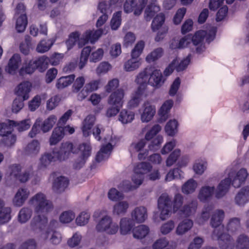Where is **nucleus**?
Wrapping results in <instances>:
<instances>
[{
	"instance_id": "f257e3e1",
	"label": "nucleus",
	"mask_w": 249,
	"mask_h": 249,
	"mask_svg": "<svg viewBox=\"0 0 249 249\" xmlns=\"http://www.w3.org/2000/svg\"><path fill=\"white\" fill-rule=\"evenodd\" d=\"M33 175L32 168L22 171V166L20 164H13L8 167L7 176L11 180L18 181L21 183L27 182Z\"/></svg>"
},
{
	"instance_id": "f03ea898",
	"label": "nucleus",
	"mask_w": 249,
	"mask_h": 249,
	"mask_svg": "<svg viewBox=\"0 0 249 249\" xmlns=\"http://www.w3.org/2000/svg\"><path fill=\"white\" fill-rule=\"evenodd\" d=\"M34 211L37 213H46L53 209L52 202L48 200L46 196L42 193H38L33 196L29 201Z\"/></svg>"
},
{
	"instance_id": "7ed1b4c3",
	"label": "nucleus",
	"mask_w": 249,
	"mask_h": 249,
	"mask_svg": "<svg viewBox=\"0 0 249 249\" xmlns=\"http://www.w3.org/2000/svg\"><path fill=\"white\" fill-rule=\"evenodd\" d=\"M216 32V28L214 27H211L209 32L204 30H199L196 32L193 36H191V41L193 44L196 46V50L197 53H201L205 50V46L203 44L204 37L206 40L210 42L213 40L215 37Z\"/></svg>"
},
{
	"instance_id": "20e7f679",
	"label": "nucleus",
	"mask_w": 249,
	"mask_h": 249,
	"mask_svg": "<svg viewBox=\"0 0 249 249\" xmlns=\"http://www.w3.org/2000/svg\"><path fill=\"white\" fill-rule=\"evenodd\" d=\"M211 237L213 240H217L221 249H233L234 240L228 233L225 232L224 229H215L213 230Z\"/></svg>"
},
{
	"instance_id": "39448f33",
	"label": "nucleus",
	"mask_w": 249,
	"mask_h": 249,
	"mask_svg": "<svg viewBox=\"0 0 249 249\" xmlns=\"http://www.w3.org/2000/svg\"><path fill=\"white\" fill-rule=\"evenodd\" d=\"M158 204L160 211V218L162 220L166 219L171 214V198L167 193H163L158 199Z\"/></svg>"
},
{
	"instance_id": "423d86ee",
	"label": "nucleus",
	"mask_w": 249,
	"mask_h": 249,
	"mask_svg": "<svg viewBox=\"0 0 249 249\" xmlns=\"http://www.w3.org/2000/svg\"><path fill=\"white\" fill-rule=\"evenodd\" d=\"M148 0H126L124 5V11L126 13L133 12L134 15L140 16L145 7Z\"/></svg>"
},
{
	"instance_id": "0eeeda50",
	"label": "nucleus",
	"mask_w": 249,
	"mask_h": 249,
	"mask_svg": "<svg viewBox=\"0 0 249 249\" xmlns=\"http://www.w3.org/2000/svg\"><path fill=\"white\" fill-rule=\"evenodd\" d=\"M73 146L69 142H63L59 148L53 150V154L55 155L57 160L64 161L67 160L73 153Z\"/></svg>"
},
{
	"instance_id": "6e6552de",
	"label": "nucleus",
	"mask_w": 249,
	"mask_h": 249,
	"mask_svg": "<svg viewBox=\"0 0 249 249\" xmlns=\"http://www.w3.org/2000/svg\"><path fill=\"white\" fill-rule=\"evenodd\" d=\"M248 176L247 170L245 168H241L237 172L233 171L228 174V178L231 180V183L234 188H239L245 182Z\"/></svg>"
},
{
	"instance_id": "1a4fd4ad",
	"label": "nucleus",
	"mask_w": 249,
	"mask_h": 249,
	"mask_svg": "<svg viewBox=\"0 0 249 249\" xmlns=\"http://www.w3.org/2000/svg\"><path fill=\"white\" fill-rule=\"evenodd\" d=\"M40 142L37 140H33L23 147V153L26 156L35 158L40 153Z\"/></svg>"
},
{
	"instance_id": "9d476101",
	"label": "nucleus",
	"mask_w": 249,
	"mask_h": 249,
	"mask_svg": "<svg viewBox=\"0 0 249 249\" xmlns=\"http://www.w3.org/2000/svg\"><path fill=\"white\" fill-rule=\"evenodd\" d=\"M79 150L82 152V155L73 164V167L76 169L82 168L86 162L87 158L90 155L91 147L88 143H83L79 146Z\"/></svg>"
},
{
	"instance_id": "9b49d317",
	"label": "nucleus",
	"mask_w": 249,
	"mask_h": 249,
	"mask_svg": "<svg viewBox=\"0 0 249 249\" xmlns=\"http://www.w3.org/2000/svg\"><path fill=\"white\" fill-rule=\"evenodd\" d=\"M125 92L123 89H119L112 92L109 96L107 103L111 106L122 107L124 103Z\"/></svg>"
},
{
	"instance_id": "f8f14e48",
	"label": "nucleus",
	"mask_w": 249,
	"mask_h": 249,
	"mask_svg": "<svg viewBox=\"0 0 249 249\" xmlns=\"http://www.w3.org/2000/svg\"><path fill=\"white\" fill-rule=\"evenodd\" d=\"M147 92L143 87H139L135 92L131 96V99L128 102L127 107L132 109L137 107L142 98L147 96Z\"/></svg>"
},
{
	"instance_id": "ddd939ff",
	"label": "nucleus",
	"mask_w": 249,
	"mask_h": 249,
	"mask_svg": "<svg viewBox=\"0 0 249 249\" xmlns=\"http://www.w3.org/2000/svg\"><path fill=\"white\" fill-rule=\"evenodd\" d=\"M249 202V185L245 186L239 190L234 197L235 204L243 207Z\"/></svg>"
},
{
	"instance_id": "4468645a",
	"label": "nucleus",
	"mask_w": 249,
	"mask_h": 249,
	"mask_svg": "<svg viewBox=\"0 0 249 249\" xmlns=\"http://www.w3.org/2000/svg\"><path fill=\"white\" fill-rule=\"evenodd\" d=\"M30 195V191L26 188H20L16 193L13 199V203L14 206L20 207L23 205Z\"/></svg>"
},
{
	"instance_id": "2eb2a0df",
	"label": "nucleus",
	"mask_w": 249,
	"mask_h": 249,
	"mask_svg": "<svg viewBox=\"0 0 249 249\" xmlns=\"http://www.w3.org/2000/svg\"><path fill=\"white\" fill-rule=\"evenodd\" d=\"M143 111L141 114V120L142 122L150 121L156 113V108L149 102H145L142 107Z\"/></svg>"
},
{
	"instance_id": "dca6fc26",
	"label": "nucleus",
	"mask_w": 249,
	"mask_h": 249,
	"mask_svg": "<svg viewBox=\"0 0 249 249\" xmlns=\"http://www.w3.org/2000/svg\"><path fill=\"white\" fill-rule=\"evenodd\" d=\"M132 220L138 223H143L147 218V209L143 206L135 208L131 212Z\"/></svg>"
},
{
	"instance_id": "f3484780",
	"label": "nucleus",
	"mask_w": 249,
	"mask_h": 249,
	"mask_svg": "<svg viewBox=\"0 0 249 249\" xmlns=\"http://www.w3.org/2000/svg\"><path fill=\"white\" fill-rule=\"evenodd\" d=\"M48 223V218L44 215H38L35 216L30 223L32 230L35 231H41Z\"/></svg>"
},
{
	"instance_id": "a211bd4d",
	"label": "nucleus",
	"mask_w": 249,
	"mask_h": 249,
	"mask_svg": "<svg viewBox=\"0 0 249 249\" xmlns=\"http://www.w3.org/2000/svg\"><path fill=\"white\" fill-rule=\"evenodd\" d=\"M21 63L20 55L18 54H14L10 59L5 71L11 74H15L18 69Z\"/></svg>"
},
{
	"instance_id": "6ab92c4d",
	"label": "nucleus",
	"mask_w": 249,
	"mask_h": 249,
	"mask_svg": "<svg viewBox=\"0 0 249 249\" xmlns=\"http://www.w3.org/2000/svg\"><path fill=\"white\" fill-rule=\"evenodd\" d=\"M231 184V180H229L228 178L222 180L218 184L215 191V197L221 198L225 196L228 192Z\"/></svg>"
},
{
	"instance_id": "aec40b11",
	"label": "nucleus",
	"mask_w": 249,
	"mask_h": 249,
	"mask_svg": "<svg viewBox=\"0 0 249 249\" xmlns=\"http://www.w3.org/2000/svg\"><path fill=\"white\" fill-rule=\"evenodd\" d=\"M225 216L224 212L222 210H217L212 214L210 224L215 229H224L223 225L220 226Z\"/></svg>"
},
{
	"instance_id": "412c9836",
	"label": "nucleus",
	"mask_w": 249,
	"mask_h": 249,
	"mask_svg": "<svg viewBox=\"0 0 249 249\" xmlns=\"http://www.w3.org/2000/svg\"><path fill=\"white\" fill-rule=\"evenodd\" d=\"M151 71H152V66L147 67L139 73L135 80V82L140 85L139 87L144 88L145 92H146V86L147 82H149V76L151 73Z\"/></svg>"
},
{
	"instance_id": "4be33fe9",
	"label": "nucleus",
	"mask_w": 249,
	"mask_h": 249,
	"mask_svg": "<svg viewBox=\"0 0 249 249\" xmlns=\"http://www.w3.org/2000/svg\"><path fill=\"white\" fill-rule=\"evenodd\" d=\"M164 82L162 73L160 70L155 69L152 67V71L150 74L149 83L151 86L155 87H160Z\"/></svg>"
},
{
	"instance_id": "5701e85b",
	"label": "nucleus",
	"mask_w": 249,
	"mask_h": 249,
	"mask_svg": "<svg viewBox=\"0 0 249 249\" xmlns=\"http://www.w3.org/2000/svg\"><path fill=\"white\" fill-rule=\"evenodd\" d=\"M57 160L53 151L52 152H45L41 155L39 159L38 168L40 169H45L48 167L52 162Z\"/></svg>"
},
{
	"instance_id": "b1692460",
	"label": "nucleus",
	"mask_w": 249,
	"mask_h": 249,
	"mask_svg": "<svg viewBox=\"0 0 249 249\" xmlns=\"http://www.w3.org/2000/svg\"><path fill=\"white\" fill-rule=\"evenodd\" d=\"M43 238L45 239H48L53 245L59 244L62 240L61 234L55 230H46L43 234Z\"/></svg>"
},
{
	"instance_id": "393cba45",
	"label": "nucleus",
	"mask_w": 249,
	"mask_h": 249,
	"mask_svg": "<svg viewBox=\"0 0 249 249\" xmlns=\"http://www.w3.org/2000/svg\"><path fill=\"white\" fill-rule=\"evenodd\" d=\"M160 10L156 0H151L144 12V18L149 21L155 14Z\"/></svg>"
},
{
	"instance_id": "a878e982",
	"label": "nucleus",
	"mask_w": 249,
	"mask_h": 249,
	"mask_svg": "<svg viewBox=\"0 0 249 249\" xmlns=\"http://www.w3.org/2000/svg\"><path fill=\"white\" fill-rule=\"evenodd\" d=\"M32 85L29 82H24L20 84L16 91L18 98H22L23 100H26L29 97V93L31 91Z\"/></svg>"
},
{
	"instance_id": "bb28decb",
	"label": "nucleus",
	"mask_w": 249,
	"mask_h": 249,
	"mask_svg": "<svg viewBox=\"0 0 249 249\" xmlns=\"http://www.w3.org/2000/svg\"><path fill=\"white\" fill-rule=\"evenodd\" d=\"M69 184V180L64 177H59L56 178L53 184V190L56 193L64 192Z\"/></svg>"
},
{
	"instance_id": "cd10ccee",
	"label": "nucleus",
	"mask_w": 249,
	"mask_h": 249,
	"mask_svg": "<svg viewBox=\"0 0 249 249\" xmlns=\"http://www.w3.org/2000/svg\"><path fill=\"white\" fill-rule=\"evenodd\" d=\"M193 221L190 219H185L180 221L176 229V233L178 235H182L189 231L193 227Z\"/></svg>"
},
{
	"instance_id": "c85d7f7f",
	"label": "nucleus",
	"mask_w": 249,
	"mask_h": 249,
	"mask_svg": "<svg viewBox=\"0 0 249 249\" xmlns=\"http://www.w3.org/2000/svg\"><path fill=\"white\" fill-rule=\"evenodd\" d=\"M142 64L141 59L131 55V58L124 62V69L126 71H133L138 69Z\"/></svg>"
},
{
	"instance_id": "c756f323",
	"label": "nucleus",
	"mask_w": 249,
	"mask_h": 249,
	"mask_svg": "<svg viewBox=\"0 0 249 249\" xmlns=\"http://www.w3.org/2000/svg\"><path fill=\"white\" fill-rule=\"evenodd\" d=\"M226 229L232 233L239 232L241 230L240 219L238 217L230 218L226 224Z\"/></svg>"
},
{
	"instance_id": "7c9ffc66",
	"label": "nucleus",
	"mask_w": 249,
	"mask_h": 249,
	"mask_svg": "<svg viewBox=\"0 0 249 249\" xmlns=\"http://www.w3.org/2000/svg\"><path fill=\"white\" fill-rule=\"evenodd\" d=\"M197 207V201L192 200L191 202L185 204L180 210L179 213L181 215L188 217L194 214Z\"/></svg>"
},
{
	"instance_id": "2f4dec72",
	"label": "nucleus",
	"mask_w": 249,
	"mask_h": 249,
	"mask_svg": "<svg viewBox=\"0 0 249 249\" xmlns=\"http://www.w3.org/2000/svg\"><path fill=\"white\" fill-rule=\"evenodd\" d=\"M215 188L214 186H204L201 188L199 190L198 198L200 201L205 202L211 198L214 192Z\"/></svg>"
},
{
	"instance_id": "473e14b6",
	"label": "nucleus",
	"mask_w": 249,
	"mask_h": 249,
	"mask_svg": "<svg viewBox=\"0 0 249 249\" xmlns=\"http://www.w3.org/2000/svg\"><path fill=\"white\" fill-rule=\"evenodd\" d=\"M64 129L63 127L58 126L55 127L52 131L49 139V143L51 145H54L58 143L64 136Z\"/></svg>"
},
{
	"instance_id": "72a5a7b5",
	"label": "nucleus",
	"mask_w": 249,
	"mask_h": 249,
	"mask_svg": "<svg viewBox=\"0 0 249 249\" xmlns=\"http://www.w3.org/2000/svg\"><path fill=\"white\" fill-rule=\"evenodd\" d=\"M112 149V146L110 143L103 145L96 155V161L101 162L108 159L111 154Z\"/></svg>"
},
{
	"instance_id": "f704fd0d",
	"label": "nucleus",
	"mask_w": 249,
	"mask_h": 249,
	"mask_svg": "<svg viewBox=\"0 0 249 249\" xmlns=\"http://www.w3.org/2000/svg\"><path fill=\"white\" fill-rule=\"evenodd\" d=\"M133 221L132 219L127 217H123L121 219L120 230L122 234L126 235L130 232L134 226Z\"/></svg>"
},
{
	"instance_id": "c9c22d12",
	"label": "nucleus",
	"mask_w": 249,
	"mask_h": 249,
	"mask_svg": "<svg viewBox=\"0 0 249 249\" xmlns=\"http://www.w3.org/2000/svg\"><path fill=\"white\" fill-rule=\"evenodd\" d=\"M75 79L74 74L62 76L56 80L55 87L58 89H62L70 86Z\"/></svg>"
},
{
	"instance_id": "e433bc0d",
	"label": "nucleus",
	"mask_w": 249,
	"mask_h": 249,
	"mask_svg": "<svg viewBox=\"0 0 249 249\" xmlns=\"http://www.w3.org/2000/svg\"><path fill=\"white\" fill-rule=\"evenodd\" d=\"M57 120V117L55 115H50L43 122L42 121L40 125V129L43 133H47L50 131L55 124Z\"/></svg>"
},
{
	"instance_id": "4c0bfd02",
	"label": "nucleus",
	"mask_w": 249,
	"mask_h": 249,
	"mask_svg": "<svg viewBox=\"0 0 249 249\" xmlns=\"http://www.w3.org/2000/svg\"><path fill=\"white\" fill-rule=\"evenodd\" d=\"M129 203L126 201H120L116 203L113 207L112 213L116 215L125 214L129 208Z\"/></svg>"
},
{
	"instance_id": "58836bf2",
	"label": "nucleus",
	"mask_w": 249,
	"mask_h": 249,
	"mask_svg": "<svg viewBox=\"0 0 249 249\" xmlns=\"http://www.w3.org/2000/svg\"><path fill=\"white\" fill-rule=\"evenodd\" d=\"M95 117L93 115H89L84 120L83 123L82 131L83 135L87 137L90 134V129L94 124Z\"/></svg>"
},
{
	"instance_id": "ea45409f",
	"label": "nucleus",
	"mask_w": 249,
	"mask_h": 249,
	"mask_svg": "<svg viewBox=\"0 0 249 249\" xmlns=\"http://www.w3.org/2000/svg\"><path fill=\"white\" fill-rule=\"evenodd\" d=\"M47 98V94L42 93L36 95L28 103L29 109L31 111H35L41 105V101Z\"/></svg>"
},
{
	"instance_id": "a19ab883",
	"label": "nucleus",
	"mask_w": 249,
	"mask_h": 249,
	"mask_svg": "<svg viewBox=\"0 0 249 249\" xmlns=\"http://www.w3.org/2000/svg\"><path fill=\"white\" fill-rule=\"evenodd\" d=\"M173 105V101L171 100H167L162 105L159 111V114L160 116V120L161 121H165L168 118V113Z\"/></svg>"
},
{
	"instance_id": "79ce46f5",
	"label": "nucleus",
	"mask_w": 249,
	"mask_h": 249,
	"mask_svg": "<svg viewBox=\"0 0 249 249\" xmlns=\"http://www.w3.org/2000/svg\"><path fill=\"white\" fill-rule=\"evenodd\" d=\"M149 232V228L145 225H141L133 230V237L137 239H142L146 237Z\"/></svg>"
},
{
	"instance_id": "37998d69",
	"label": "nucleus",
	"mask_w": 249,
	"mask_h": 249,
	"mask_svg": "<svg viewBox=\"0 0 249 249\" xmlns=\"http://www.w3.org/2000/svg\"><path fill=\"white\" fill-rule=\"evenodd\" d=\"M32 210L27 207H23L19 212L18 219L19 223L23 224L27 222L32 215Z\"/></svg>"
},
{
	"instance_id": "c03bdc74",
	"label": "nucleus",
	"mask_w": 249,
	"mask_h": 249,
	"mask_svg": "<svg viewBox=\"0 0 249 249\" xmlns=\"http://www.w3.org/2000/svg\"><path fill=\"white\" fill-rule=\"evenodd\" d=\"M11 123L13 125V127H16L17 130L20 132L29 129L32 124L30 119H26L20 121L12 120Z\"/></svg>"
},
{
	"instance_id": "a18cd8bd",
	"label": "nucleus",
	"mask_w": 249,
	"mask_h": 249,
	"mask_svg": "<svg viewBox=\"0 0 249 249\" xmlns=\"http://www.w3.org/2000/svg\"><path fill=\"white\" fill-rule=\"evenodd\" d=\"M35 66L40 72L44 71L49 66V57L43 55L34 60Z\"/></svg>"
},
{
	"instance_id": "49530a36",
	"label": "nucleus",
	"mask_w": 249,
	"mask_h": 249,
	"mask_svg": "<svg viewBox=\"0 0 249 249\" xmlns=\"http://www.w3.org/2000/svg\"><path fill=\"white\" fill-rule=\"evenodd\" d=\"M197 186V182L191 178L188 180L182 186V192L186 195L194 193Z\"/></svg>"
},
{
	"instance_id": "de8ad7c7",
	"label": "nucleus",
	"mask_w": 249,
	"mask_h": 249,
	"mask_svg": "<svg viewBox=\"0 0 249 249\" xmlns=\"http://www.w3.org/2000/svg\"><path fill=\"white\" fill-rule=\"evenodd\" d=\"M213 210V207L212 205H208L204 207L201 215L197 218V222L199 225H202L205 221H207L210 217V214L212 213Z\"/></svg>"
},
{
	"instance_id": "09e8293b",
	"label": "nucleus",
	"mask_w": 249,
	"mask_h": 249,
	"mask_svg": "<svg viewBox=\"0 0 249 249\" xmlns=\"http://www.w3.org/2000/svg\"><path fill=\"white\" fill-rule=\"evenodd\" d=\"M53 44V41L52 39H42L37 44L36 51L39 53H44L51 49Z\"/></svg>"
},
{
	"instance_id": "8fccbe9b",
	"label": "nucleus",
	"mask_w": 249,
	"mask_h": 249,
	"mask_svg": "<svg viewBox=\"0 0 249 249\" xmlns=\"http://www.w3.org/2000/svg\"><path fill=\"white\" fill-rule=\"evenodd\" d=\"M134 116L135 114L133 112L124 109L120 112L119 120L123 124H127L133 121L134 119Z\"/></svg>"
},
{
	"instance_id": "3c124183",
	"label": "nucleus",
	"mask_w": 249,
	"mask_h": 249,
	"mask_svg": "<svg viewBox=\"0 0 249 249\" xmlns=\"http://www.w3.org/2000/svg\"><path fill=\"white\" fill-rule=\"evenodd\" d=\"M178 122L174 119L171 120L165 125V132L168 135L173 136L178 132Z\"/></svg>"
},
{
	"instance_id": "603ef678",
	"label": "nucleus",
	"mask_w": 249,
	"mask_h": 249,
	"mask_svg": "<svg viewBox=\"0 0 249 249\" xmlns=\"http://www.w3.org/2000/svg\"><path fill=\"white\" fill-rule=\"evenodd\" d=\"M12 120H7L5 122L0 123V136L3 137L7 134H10L13 131Z\"/></svg>"
},
{
	"instance_id": "864d4df0",
	"label": "nucleus",
	"mask_w": 249,
	"mask_h": 249,
	"mask_svg": "<svg viewBox=\"0 0 249 249\" xmlns=\"http://www.w3.org/2000/svg\"><path fill=\"white\" fill-rule=\"evenodd\" d=\"M91 51V49L89 46H87L83 49L79 63V68L80 70L82 69L86 64Z\"/></svg>"
},
{
	"instance_id": "5fc2aeb1",
	"label": "nucleus",
	"mask_w": 249,
	"mask_h": 249,
	"mask_svg": "<svg viewBox=\"0 0 249 249\" xmlns=\"http://www.w3.org/2000/svg\"><path fill=\"white\" fill-rule=\"evenodd\" d=\"M164 15L162 13L157 15L154 18L151 24V28L153 31L155 32L159 30L164 23Z\"/></svg>"
},
{
	"instance_id": "6e6d98bb",
	"label": "nucleus",
	"mask_w": 249,
	"mask_h": 249,
	"mask_svg": "<svg viewBox=\"0 0 249 249\" xmlns=\"http://www.w3.org/2000/svg\"><path fill=\"white\" fill-rule=\"evenodd\" d=\"M16 28L19 33L23 32L27 24V18L26 14H22V16L17 17Z\"/></svg>"
},
{
	"instance_id": "4d7b16f0",
	"label": "nucleus",
	"mask_w": 249,
	"mask_h": 249,
	"mask_svg": "<svg viewBox=\"0 0 249 249\" xmlns=\"http://www.w3.org/2000/svg\"><path fill=\"white\" fill-rule=\"evenodd\" d=\"M111 218V217L107 215L102 217L96 226L95 229L96 231L104 232Z\"/></svg>"
},
{
	"instance_id": "13d9d810",
	"label": "nucleus",
	"mask_w": 249,
	"mask_h": 249,
	"mask_svg": "<svg viewBox=\"0 0 249 249\" xmlns=\"http://www.w3.org/2000/svg\"><path fill=\"white\" fill-rule=\"evenodd\" d=\"M236 243L237 249H249V237L245 234L238 236Z\"/></svg>"
},
{
	"instance_id": "bf43d9fd",
	"label": "nucleus",
	"mask_w": 249,
	"mask_h": 249,
	"mask_svg": "<svg viewBox=\"0 0 249 249\" xmlns=\"http://www.w3.org/2000/svg\"><path fill=\"white\" fill-rule=\"evenodd\" d=\"M107 196L109 200L112 201H117L123 199L124 195L116 188H112L108 191Z\"/></svg>"
},
{
	"instance_id": "052dcab7",
	"label": "nucleus",
	"mask_w": 249,
	"mask_h": 249,
	"mask_svg": "<svg viewBox=\"0 0 249 249\" xmlns=\"http://www.w3.org/2000/svg\"><path fill=\"white\" fill-rule=\"evenodd\" d=\"M152 169V166L149 163L142 162L138 163L134 168L135 173L143 175L149 172Z\"/></svg>"
},
{
	"instance_id": "680f3d73",
	"label": "nucleus",
	"mask_w": 249,
	"mask_h": 249,
	"mask_svg": "<svg viewBox=\"0 0 249 249\" xmlns=\"http://www.w3.org/2000/svg\"><path fill=\"white\" fill-rule=\"evenodd\" d=\"M184 198L183 196L179 194H176L174 197L173 201V210L174 213H176L182 207Z\"/></svg>"
},
{
	"instance_id": "e2e57ef3",
	"label": "nucleus",
	"mask_w": 249,
	"mask_h": 249,
	"mask_svg": "<svg viewBox=\"0 0 249 249\" xmlns=\"http://www.w3.org/2000/svg\"><path fill=\"white\" fill-rule=\"evenodd\" d=\"M11 209L10 207H4L0 210V224L7 223L11 219Z\"/></svg>"
},
{
	"instance_id": "0e129e2a",
	"label": "nucleus",
	"mask_w": 249,
	"mask_h": 249,
	"mask_svg": "<svg viewBox=\"0 0 249 249\" xmlns=\"http://www.w3.org/2000/svg\"><path fill=\"white\" fill-rule=\"evenodd\" d=\"M162 48H157L147 55L146 61L148 63L154 62L160 58L162 56Z\"/></svg>"
},
{
	"instance_id": "69168bd1",
	"label": "nucleus",
	"mask_w": 249,
	"mask_h": 249,
	"mask_svg": "<svg viewBox=\"0 0 249 249\" xmlns=\"http://www.w3.org/2000/svg\"><path fill=\"white\" fill-rule=\"evenodd\" d=\"M175 226L174 221L171 220H169L161 225L160 229V231L162 235H166L174 230Z\"/></svg>"
},
{
	"instance_id": "338daca9",
	"label": "nucleus",
	"mask_w": 249,
	"mask_h": 249,
	"mask_svg": "<svg viewBox=\"0 0 249 249\" xmlns=\"http://www.w3.org/2000/svg\"><path fill=\"white\" fill-rule=\"evenodd\" d=\"M113 9L112 5H110L109 2L106 1L100 2L98 6V10L103 14H106L107 16L111 14Z\"/></svg>"
},
{
	"instance_id": "774afa93",
	"label": "nucleus",
	"mask_w": 249,
	"mask_h": 249,
	"mask_svg": "<svg viewBox=\"0 0 249 249\" xmlns=\"http://www.w3.org/2000/svg\"><path fill=\"white\" fill-rule=\"evenodd\" d=\"M204 242V239L203 237L196 236L190 243L187 249H200Z\"/></svg>"
}]
</instances>
